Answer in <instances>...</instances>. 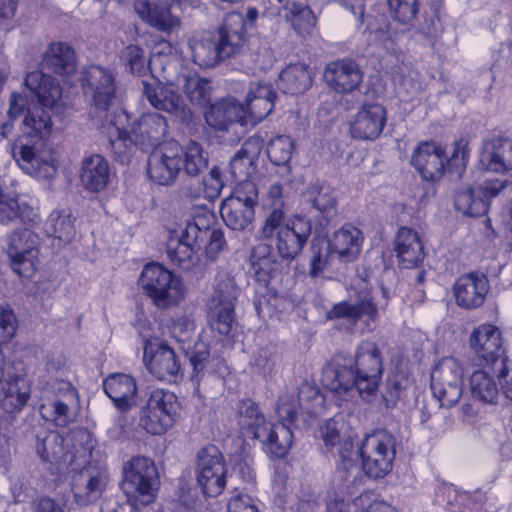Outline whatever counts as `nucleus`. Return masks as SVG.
<instances>
[{
	"label": "nucleus",
	"instance_id": "bf43d9fd",
	"mask_svg": "<svg viewBox=\"0 0 512 512\" xmlns=\"http://www.w3.org/2000/svg\"><path fill=\"white\" fill-rule=\"evenodd\" d=\"M296 400L300 408L308 414L316 413L317 407L321 406L324 402V398L319 390L309 383H302L299 386Z\"/></svg>",
	"mask_w": 512,
	"mask_h": 512
},
{
	"label": "nucleus",
	"instance_id": "e2e57ef3",
	"mask_svg": "<svg viewBox=\"0 0 512 512\" xmlns=\"http://www.w3.org/2000/svg\"><path fill=\"white\" fill-rule=\"evenodd\" d=\"M300 408L295 393H283L279 396L277 403V414L280 421L291 426L297 419V412Z\"/></svg>",
	"mask_w": 512,
	"mask_h": 512
},
{
	"label": "nucleus",
	"instance_id": "20e7f679",
	"mask_svg": "<svg viewBox=\"0 0 512 512\" xmlns=\"http://www.w3.org/2000/svg\"><path fill=\"white\" fill-rule=\"evenodd\" d=\"M121 488L128 499L143 506L151 503L159 486L155 463L145 456H134L123 466Z\"/></svg>",
	"mask_w": 512,
	"mask_h": 512
},
{
	"label": "nucleus",
	"instance_id": "a18cd8bd",
	"mask_svg": "<svg viewBox=\"0 0 512 512\" xmlns=\"http://www.w3.org/2000/svg\"><path fill=\"white\" fill-rule=\"evenodd\" d=\"M261 206L264 211L265 231L270 232L276 228L280 221L285 220V202L283 187L280 183L272 184L262 198Z\"/></svg>",
	"mask_w": 512,
	"mask_h": 512
},
{
	"label": "nucleus",
	"instance_id": "49530a36",
	"mask_svg": "<svg viewBox=\"0 0 512 512\" xmlns=\"http://www.w3.org/2000/svg\"><path fill=\"white\" fill-rule=\"evenodd\" d=\"M177 85L193 105L205 107L210 104L212 87L208 79L189 73L179 76Z\"/></svg>",
	"mask_w": 512,
	"mask_h": 512
},
{
	"label": "nucleus",
	"instance_id": "79ce46f5",
	"mask_svg": "<svg viewBox=\"0 0 512 512\" xmlns=\"http://www.w3.org/2000/svg\"><path fill=\"white\" fill-rule=\"evenodd\" d=\"M43 66L59 75L72 74L76 70L75 52L68 43H51L45 53Z\"/></svg>",
	"mask_w": 512,
	"mask_h": 512
},
{
	"label": "nucleus",
	"instance_id": "3c124183",
	"mask_svg": "<svg viewBox=\"0 0 512 512\" xmlns=\"http://www.w3.org/2000/svg\"><path fill=\"white\" fill-rule=\"evenodd\" d=\"M471 395L484 403H494L498 397V387L493 377L484 369L475 370L469 379Z\"/></svg>",
	"mask_w": 512,
	"mask_h": 512
},
{
	"label": "nucleus",
	"instance_id": "9b49d317",
	"mask_svg": "<svg viewBox=\"0 0 512 512\" xmlns=\"http://www.w3.org/2000/svg\"><path fill=\"white\" fill-rule=\"evenodd\" d=\"M365 473L371 478H381L392 468L395 457V438L379 430L367 435L359 447Z\"/></svg>",
	"mask_w": 512,
	"mask_h": 512
},
{
	"label": "nucleus",
	"instance_id": "6e6552de",
	"mask_svg": "<svg viewBox=\"0 0 512 512\" xmlns=\"http://www.w3.org/2000/svg\"><path fill=\"white\" fill-rule=\"evenodd\" d=\"M139 285L159 308L176 305L183 297L180 279L159 263H150L144 267Z\"/></svg>",
	"mask_w": 512,
	"mask_h": 512
},
{
	"label": "nucleus",
	"instance_id": "de8ad7c7",
	"mask_svg": "<svg viewBox=\"0 0 512 512\" xmlns=\"http://www.w3.org/2000/svg\"><path fill=\"white\" fill-rule=\"evenodd\" d=\"M312 83L308 68L304 64H293L286 67L279 75L278 88L285 94H301Z\"/></svg>",
	"mask_w": 512,
	"mask_h": 512
},
{
	"label": "nucleus",
	"instance_id": "052dcab7",
	"mask_svg": "<svg viewBox=\"0 0 512 512\" xmlns=\"http://www.w3.org/2000/svg\"><path fill=\"white\" fill-rule=\"evenodd\" d=\"M121 58L126 69L132 74L141 75L147 70V60L142 48L129 45L122 50Z\"/></svg>",
	"mask_w": 512,
	"mask_h": 512
},
{
	"label": "nucleus",
	"instance_id": "1a4fd4ad",
	"mask_svg": "<svg viewBox=\"0 0 512 512\" xmlns=\"http://www.w3.org/2000/svg\"><path fill=\"white\" fill-rule=\"evenodd\" d=\"M237 295L238 289L234 280L224 277L218 280L207 302L210 326L221 335L233 336L236 329L234 310Z\"/></svg>",
	"mask_w": 512,
	"mask_h": 512
},
{
	"label": "nucleus",
	"instance_id": "cd10ccee",
	"mask_svg": "<svg viewBox=\"0 0 512 512\" xmlns=\"http://www.w3.org/2000/svg\"><path fill=\"white\" fill-rule=\"evenodd\" d=\"M189 47L194 63L201 68H212L234 56L216 35L208 38L194 37L189 41Z\"/></svg>",
	"mask_w": 512,
	"mask_h": 512
},
{
	"label": "nucleus",
	"instance_id": "0e129e2a",
	"mask_svg": "<svg viewBox=\"0 0 512 512\" xmlns=\"http://www.w3.org/2000/svg\"><path fill=\"white\" fill-rule=\"evenodd\" d=\"M35 96L41 104L40 106L49 108L61 97V89L55 79L48 76L41 87L36 91Z\"/></svg>",
	"mask_w": 512,
	"mask_h": 512
},
{
	"label": "nucleus",
	"instance_id": "58836bf2",
	"mask_svg": "<svg viewBox=\"0 0 512 512\" xmlns=\"http://www.w3.org/2000/svg\"><path fill=\"white\" fill-rule=\"evenodd\" d=\"M236 419L241 433L253 439L264 436L265 427L269 423L258 404L251 399H242L237 403Z\"/></svg>",
	"mask_w": 512,
	"mask_h": 512
},
{
	"label": "nucleus",
	"instance_id": "c9c22d12",
	"mask_svg": "<svg viewBox=\"0 0 512 512\" xmlns=\"http://www.w3.org/2000/svg\"><path fill=\"white\" fill-rule=\"evenodd\" d=\"M134 9L142 20L162 32H170L179 25V19L172 15L170 7L154 0H136Z\"/></svg>",
	"mask_w": 512,
	"mask_h": 512
},
{
	"label": "nucleus",
	"instance_id": "b1692460",
	"mask_svg": "<svg viewBox=\"0 0 512 512\" xmlns=\"http://www.w3.org/2000/svg\"><path fill=\"white\" fill-rule=\"evenodd\" d=\"M323 78L329 88L336 93H349L360 86L363 72L355 61L341 59L327 64Z\"/></svg>",
	"mask_w": 512,
	"mask_h": 512
},
{
	"label": "nucleus",
	"instance_id": "dca6fc26",
	"mask_svg": "<svg viewBox=\"0 0 512 512\" xmlns=\"http://www.w3.org/2000/svg\"><path fill=\"white\" fill-rule=\"evenodd\" d=\"M39 236L25 228L9 237L8 254L11 265L20 277H31L36 270Z\"/></svg>",
	"mask_w": 512,
	"mask_h": 512
},
{
	"label": "nucleus",
	"instance_id": "412c9836",
	"mask_svg": "<svg viewBox=\"0 0 512 512\" xmlns=\"http://www.w3.org/2000/svg\"><path fill=\"white\" fill-rule=\"evenodd\" d=\"M143 361L159 380L175 381L181 374V364L175 351L165 343L145 340Z\"/></svg>",
	"mask_w": 512,
	"mask_h": 512
},
{
	"label": "nucleus",
	"instance_id": "0eeeda50",
	"mask_svg": "<svg viewBox=\"0 0 512 512\" xmlns=\"http://www.w3.org/2000/svg\"><path fill=\"white\" fill-rule=\"evenodd\" d=\"M464 369L452 356L441 358L431 372V391L440 407L452 408L463 394Z\"/></svg>",
	"mask_w": 512,
	"mask_h": 512
},
{
	"label": "nucleus",
	"instance_id": "c756f323",
	"mask_svg": "<svg viewBox=\"0 0 512 512\" xmlns=\"http://www.w3.org/2000/svg\"><path fill=\"white\" fill-rule=\"evenodd\" d=\"M103 389L117 409L126 412L136 405L137 385L133 377L124 373L109 375Z\"/></svg>",
	"mask_w": 512,
	"mask_h": 512
},
{
	"label": "nucleus",
	"instance_id": "69168bd1",
	"mask_svg": "<svg viewBox=\"0 0 512 512\" xmlns=\"http://www.w3.org/2000/svg\"><path fill=\"white\" fill-rule=\"evenodd\" d=\"M22 218L18 200L0 191V223L8 224Z\"/></svg>",
	"mask_w": 512,
	"mask_h": 512
},
{
	"label": "nucleus",
	"instance_id": "a878e982",
	"mask_svg": "<svg viewBox=\"0 0 512 512\" xmlns=\"http://www.w3.org/2000/svg\"><path fill=\"white\" fill-rule=\"evenodd\" d=\"M480 163L488 171L503 173L512 170V138L493 135L483 141Z\"/></svg>",
	"mask_w": 512,
	"mask_h": 512
},
{
	"label": "nucleus",
	"instance_id": "f3484780",
	"mask_svg": "<svg viewBox=\"0 0 512 512\" xmlns=\"http://www.w3.org/2000/svg\"><path fill=\"white\" fill-rule=\"evenodd\" d=\"M6 360L0 348V407L8 414L19 413L31 396V383L26 374H10L4 379Z\"/></svg>",
	"mask_w": 512,
	"mask_h": 512
},
{
	"label": "nucleus",
	"instance_id": "338daca9",
	"mask_svg": "<svg viewBox=\"0 0 512 512\" xmlns=\"http://www.w3.org/2000/svg\"><path fill=\"white\" fill-rule=\"evenodd\" d=\"M336 259V255L332 253V250L328 246L327 243H324L323 246L319 247L318 250H314L313 256L311 258V271L310 274L313 277L319 275L322 271H324L332 262Z\"/></svg>",
	"mask_w": 512,
	"mask_h": 512
},
{
	"label": "nucleus",
	"instance_id": "ddd939ff",
	"mask_svg": "<svg viewBox=\"0 0 512 512\" xmlns=\"http://www.w3.org/2000/svg\"><path fill=\"white\" fill-rule=\"evenodd\" d=\"M81 87L89 96L94 109L105 113L116 99V75L110 69L100 65H90L81 71Z\"/></svg>",
	"mask_w": 512,
	"mask_h": 512
},
{
	"label": "nucleus",
	"instance_id": "9d476101",
	"mask_svg": "<svg viewBox=\"0 0 512 512\" xmlns=\"http://www.w3.org/2000/svg\"><path fill=\"white\" fill-rule=\"evenodd\" d=\"M258 189L253 182L238 184L234 192L223 200L220 215L225 225L236 231H244L253 223Z\"/></svg>",
	"mask_w": 512,
	"mask_h": 512
},
{
	"label": "nucleus",
	"instance_id": "f8f14e48",
	"mask_svg": "<svg viewBox=\"0 0 512 512\" xmlns=\"http://www.w3.org/2000/svg\"><path fill=\"white\" fill-rule=\"evenodd\" d=\"M214 221L215 216L207 205H197L193 208L186 231V237L192 242H198L199 249L204 247L206 257L211 261L226 247L223 231L212 228Z\"/></svg>",
	"mask_w": 512,
	"mask_h": 512
},
{
	"label": "nucleus",
	"instance_id": "7c9ffc66",
	"mask_svg": "<svg viewBox=\"0 0 512 512\" xmlns=\"http://www.w3.org/2000/svg\"><path fill=\"white\" fill-rule=\"evenodd\" d=\"M362 233L352 225H345L326 242L339 262H353L360 252Z\"/></svg>",
	"mask_w": 512,
	"mask_h": 512
},
{
	"label": "nucleus",
	"instance_id": "864d4df0",
	"mask_svg": "<svg viewBox=\"0 0 512 512\" xmlns=\"http://www.w3.org/2000/svg\"><path fill=\"white\" fill-rule=\"evenodd\" d=\"M410 380L403 371H392L388 374L383 392V401L387 408H393L408 389Z\"/></svg>",
	"mask_w": 512,
	"mask_h": 512
},
{
	"label": "nucleus",
	"instance_id": "5701e85b",
	"mask_svg": "<svg viewBox=\"0 0 512 512\" xmlns=\"http://www.w3.org/2000/svg\"><path fill=\"white\" fill-rule=\"evenodd\" d=\"M167 127L166 118L159 113L142 115L130 129L135 146L143 152L154 151L166 136Z\"/></svg>",
	"mask_w": 512,
	"mask_h": 512
},
{
	"label": "nucleus",
	"instance_id": "6ab92c4d",
	"mask_svg": "<svg viewBox=\"0 0 512 512\" xmlns=\"http://www.w3.org/2000/svg\"><path fill=\"white\" fill-rule=\"evenodd\" d=\"M468 343L473 353L486 365L494 364L498 360L502 365L506 361L502 333L493 324L484 323L474 328Z\"/></svg>",
	"mask_w": 512,
	"mask_h": 512
},
{
	"label": "nucleus",
	"instance_id": "39448f33",
	"mask_svg": "<svg viewBox=\"0 0 512 512\" xmlns=\"http://www.w3.org/2000/svg\"><path fill=\"white\" fill-rule=\"evenodd\" d=\"M312 232V224L308 217L297 215L285 223L280 221L276 228L270 232L265 231V224L259 229V237L263 240H272L282 259L292 261L302 251Z\"/></svg>",
	"mask_w": 512,
	"mask_h": 512
},
{
	"label": "nucleus",
	"instance_id": "680f3d73",
	"mask_svg": "<svg viewBox=\"0 0 512 512\" xmlns=\"http://www.w3.org/2000/svg\"><path fill=\"white\" fill-rule=\"evenodd\" d=\"M391 16L400 23L413 20L418 12L417 0H387Z\"/></svg>",
	"mask_w": 512,
	"mask_h": 512
},
{
	"label": "nucleus",
	"instance_id": "a211bd4d",
	"mask_svg": "<svg viewBox=\"0 0 512 512\" xmlns=\"http://www.w3.org/2000/svg\"><path fill=\"white\" fill-rule=\"evenodd\" d=\"M505 188L500 180L486 182L477 187L458 190L454 197L456 210L470 217H480L488 212L489 200Z\"/></svg>",
	"mask_w": 512,
	"mask_h": 512
},
{
	"label": "nucleus",
	"instance_id": "13d9d810",
	"mask_svg": "<svg viewBox=\"0 0 512 512\" xmlns=\"http://www.w3.org/2000/svg\"><path fill=\"white\" fill-rule=\"evenodd\" d=\"M117 136L115 138H109V147L115 155V160L125 163L129 161L133 146L134 139L132 137L131 130H121L116 128Z\"/></svg>",
	"mask_w": 512,
	"mask_h": 512
},
{
	"label": "nucleus",
	"instance_id": "423d86ee",
	"mask_svg": "<svg viewBox=\"0 0 512 512\" xmlns=\"http://www.w3.org/2000/svg\"><path fill=\"white\" fill-rule=\"evenodd\" d=\"M179 412L177 396L164 389L153 390L140 410L139 424L152 435H161L175 423Z\"/></svg>",
	"mask_w": 512,
	"mask_h": 512
},
{
	"label": "nucleus",
	"instance_id": "5fc2aeb1",
	"mask_svg": "<svg viewBox=\"0 0 512 512\" xmlns=\"http://www.w3.org/2000/svg\"><path fill=\"white\" fill-rule=\"evenodd\" d=\"M208 164V159L203 155V149L200 144L189 141L185 146L183 155V168L187 175L191 177L198 176Z\"/></svg>",
	"mask_w": 512,
	"mask_h": 512
},
{
	"label": "nucleus",
	"instance_id": "4468645a",
	"mask_svg": "<svg viewBox=\"0 0 512 512\" xmlns=\"http://www.w3.org/2000/svg\"><path fill=\"white\" fill-rule=\"evenodd\" d=\"M109 480L105 463L89 462L72 476L71 490L79 506L96 502L103 494Z\"/></svg>",
	"mask_w": 512,
	"mask_h": 512
},
{
	"label": "nucleus",
	"instance_id": "2eb2a0df",
	"mask_svg": "<svg viewBox=\"0 0 512 512\" xmlns=\"http://www.w3.org/2000/svg\"><path fill=\"white\" fill-rule=\"evenodd\" d=\"M197 481L202 492L209 497L221 494L226 485L227 468L222 453L214 445L198 452Z\"/></svg>",
	"mask_w": 512,
	"mask_h": 512
},
{
	"label": "nucleus",
	"instance_id": "473e14b6",
	"mask_svg": "<svg viewBox=\"0 0 512 512\" xmlns=\"http://www.w3.org/2000/svg\"><path fill=\"white\" fill-rule=\"evenodd\" d=\"M110 175L109 163L102 155L93 154L82 160L80 180L86 190H104L110 181Z\"/></svg>",
	"mask_w": 512,
	"mask_h": 512
},
{
	"label": "nucleus",
	"instance_id": "e433bc0d",
	"mask_svg": "<svg viewBox=\"0 0 512 512\" xmlns=\"http://www.w3.org/2000/svg\"><path fill=\"white\" fill-rule=\"evenodd\" d=\"M262 149V142L259 138L250 137L241 146L229 163L232 177L242 184L249 182L247 178L255 170L254 163Z\"/></svg>",
	"mask_w": 512,
	"mask_h": 512
},
{
	"label": "nucleus",
	"instance_id": "4c0bfd02",
	"mask_svg": "<svg viewBox=\"0 0 512 512\" xmlns=\"http://www.w3.org/2000/svg\"><path fill=\"white\" fill-rule=\"evenodd\" d=\"M249 264L254 279L265 287L275 276L279 266L272 247L266 243H258L252 248Z\"/></svg>",
	"mask_w": 512,
	"mask_h": 512
},
{
	"label": "nucleus",
	"instance_id": "f704fd0d",
	"mask_svg": "<svg viewBox=\"0 0 512 512\" xmlns=\"http://www.w3.org/2000/svg\"><path fill=\"white\" fill-rule=\"evenodd\" d=\"M205 118L211 127L221 131L227 130L235 122L248 125L243 107L234 98L222 99L212 104Z\"/></svg>",
	"mask_w": 512,
	"mask_h": 512
},
{
	"label": "nucleus",
	"instance_id": "a19ab883",
	"mask_svg": "<svg viewBox=\"0 0 512 512\" xmlns=\"http://www.w3.org/2000/svg\"><path fill=\"white\" fill-rule=\"evenodd\" d=\"M192 367L191 380L199 384L206 374L219 373L224 367V361L217 356H211L204 343H196L193 348L185 351Z\"/></svg>",
	"mask_w": 512,
	"mask_h": 512
},
{
	"label": "nucleus",
	"instance_id": "aec40b11",
	"mask_svg": "<svg viewBox=\"0 0 512 512\" xmlns=\"http://www.w3.org/2000/svg\"><path fill=\"white\" fill-rule=\"evenodd\" d=\"M142 85L143 95L155 109L173 115L181 123L188 124L192 121L193 113L191 109L185 105L183 99L173 90L171 84L142 81Z\"/></svg>",
	"mask_w": 512,
	"mask_h": 512
},
{
	"label": "nucleus",
	"instance_id": "f257e3e1",
	"mask_svg": "<svg viewBox=\"0 0 512 512\" xmlns=\"http://www.w3.org/2000/svg\"><path fill=\"white\" fill-rule=\"evenodd\" d=\"M383 370L379 346L365 340L358 344L354 356L335 354L323 367L321 382L334 393L345 394L355 390L366 399L378 390Z\"/></svg>",
	"mask_w": 512,
	"mask_h": 512
},
{
	"label": "nucleus",
	"instance_id": "8fccbe9b",
	"mask_svg": "<svg viewBox=\"0 0 512 512\" xmlns=\"http://www.w3.org/2000/svg\"><path fill=\"white\" fill-rule=\"evenodd\" d=\"M74 221L68 211H53L45 223V230L48 235L60 242L69 243L76 233Z\"/></svg>",
	"mask_w": 512,
	"mask_h": 512
},
{
	"label": "nucleus",
	"instance_id": "774afa93",
	"mask_svg": "<svg viewBox=\"0 0 512 512\" xmlns=\"http://www.w3.org/2000/svg\"><path fill=\"white\" fill-rule=\"evenodd\" d=\"M200 183L202 185V189H204V198L209 201L216 199L220 195L224 186L221 179V172L217 167H213L209 173L203 177Z\"/></svg>",
	"mask_w": 512,
	"mask_h": 512
},
{
	"label": "nucleus",
	"instance_id": "6e6d98bb",
	"mask_svg": "<svg viewBox=\"0 0 512 512\" xmlns=\"http://www.w3.org/2000/svg\"><path fill=\"white\" fill-rule=\"evenodd\" d=\"M294 150V142L289 136H276L267 146V154L270 161L277 166L287 164Z\"/></svg>",
	"mask_w": 512,
	"mask_h": 512
},
{
	"label": "nucleus",
	"instance_id": "c03bdc74",
	"mask_svg": "<svg viewBox=\"0 0 512 512\" xmlns=\"http://www.w3.org/2000/svg\"><path fill=\"white\" fill-rule=\"evenodd\" d=\"M246 34L245 18L239 12L228 13L219 27L216 36L225 44L233 55L237 54L244 44Z\"/></svg>",
	"mask_w": 512,
	"mask_h": 512
},
{
	"label": "nucleus",
	"instance_id": "4d7b16f0",
	"mask_svg": "<svg viewBox=\"0 0 512 512\" xmlns=\"http://www.w3.org/2000/svg\"><path fill=\"white\" fill-rule=\"evenodd\" d=\"M275 99H245L240 103L245 112V120L248 125H255L265 119L273 110Z\"/></svg>",
	"mask_w": 512,
	"mask_h": 512
},
{
	"label": "nucleus",
	"instance_id": "393cba45",
	"mask_svg": "<svg viewBox=\"0 0 512 512\" xmlns=\"http://www.w3.org/2000/svg\"><path fill=\"white\" fill-rule=\"evenodd\" d=\"M180 162L176 145L151 151L147 162L148 175L159 185H169L175 181L180 171Z\"/></svg>",
	"mask_w": 512,
	"mask_h": 512
},
{
	"label": "nucleus",
	"instance_id": "7ed1b4c3",
	"mask_svg": "<svg viewBox=\"0 0 512 512\" xmlns=\"http://www.w3.org/2000/svg\"><path fill=\"white\" fill-rule=\"evenodd\" d=\"M469 158L467 140L461 138L454 142L449 157L440 144L431 141L420 144L413 152L411 164L426 181L435 182L442 178L445 170L460 178L466 170Z\"/></svg>",
	"mask_w": 512,
	"mask_h": 512
},
{
	"label": "nucleus",
	"instance_id": "4be33fe9",
	"mask_svg": "<svg viewBox=\"0 0 512 512\" xmlns=\"http://www.w3.org/2000/svg\"><path fill=\"white\" fill-rule=\"evenodd\" d=\"M488 277L473 271L461 275L453 285L454 296L459 307L472 310L481 307L489 292Z\"/></svg>",
	"mask_w": 512,
	"mask_h": 512
},
{
	"label": "nucleus",
	"instance_id": "2f4dec72",
	"mask_svg": "<svg viewBox=\"0 0 512 512\" xmlns=\"http://www.w3.org/2000/svg\"><path fill=\"white\" fill-rule=\"evenodd\" d=\"M394 251L404 268H413L424 259V248L418 233L407 227L398 230Z\"/></svg>",
	"mask_w": 512,
	"mask_h": 512
},
{
	"label": "nucleus",
	"instance_id": "37998d69",
	"mask_svg": "<svg viewBox=\"0 0 512 512\" xmlns=\"http://www.w3.org/2000/svg\"><path fill=\"white\" fill-rule=\"evenodd\" d=\"M264 434V436H258L257 439L272 456L281 458L287 454L293 441L291 426L283 422L268 423Z\"/></svg>",
	"mask_w": 512,
	"mask_h": 512
},
{
	"label": "nucleus",
	"instance_id": "bb28decb",
	"mask_svg": "<svg viewBox=\"0 0 512 512\" xmlns=\"http://www.w3.org/2000/svg\"><path fill=\"white\" fill-rule=\"evenodd\" d=\"M386 118V110L380 104L362 107L351 124V136L361 140L377 139L383 131Z\"/></svg>",
	"mask_w": 512,
	"mask_h": 512
},
{
	"label": "nucleus",
	"instance_id": "72a5a7b5",
	"mask_svg": "<svg viewBox=\"0 0 512 512\" xmlns=\"http://www.w3.org/2000/svg\"><path fill=\"white\" fill-rule=\"evenodd\" d=\"M278 15L300 35L310 34L316 25V17L310 7L303 2L295 0H277Z\"/></svg>",
	"mask_w": 512,
	"mask_h": 512
},
{
	"label": "nucleus",
	"instance_id": "ea45409f",
	"mask_svg": "<svg viewBox=\"0 0 512 512\" xmlns=\"http://www.w3.org/2000/svg\"><path fill=\"white\" fill-rule=\"evenodd\" d=\"M303 200L320 215L319 224L327 225L336 215V200L331 188L325 184L312 183L303 193Z\"/></svg>",
	"mask_w": 512,
	"mask_h": 512
},
{
	"label": "nucleus",
	"instance_id": "c85d7f7f",
	"mask_svg": "<svg viewBox=\"0 0 512 512\" xmlns=\"http://www.w3.org/2000/svg\"><path fill=\"white\" fill-rule=\"evenodd\" d=\"M186 231H188V221L184 228L171 232L167 241V256L175 265L188 271L198 261L196 252L199 250V246L198 242H192L190 238L186 237Z\"/></svg>",
	"mask_w": 512,
	"mask_h": 512
},
{
	"label": "nucleus",
	"instance_id": "603ef678",
	"mask_svg": "<svg viewBox=\"0 0 512 512\" xmlns=\"http://www.w3.org/2000/svg\"><path fill=\"white\" fill-rule=\"evenodd\" d=\"M64 439L56 431H44L36 436V453L45 462H54L64 455Z\"/></svg>",
	"mask_w": 512,
	"mask_h": 512
},
{
	"label": "nucleus",
	"instance_id": "f03ea898",
	"mask_svg": "<svg viewBox=\"0 0 512 512\" xmlns=\"http://www.w3.org/2000/svg\"><path fill=\"white\" fill-rule=\"evenodd\" d=\"M52 126L50 108L34 106L27 110L23 134L12 146L13 157L26 174L43 179L55 176L54 159L44 150V139L50 135Z\"/></svg>",
	"mask_w": 512,
	"mask_h": 512
},
{
	"label": "nucleus",
	"instance_id": "09e8293b",
	"mask_svg": "<svg viewBox=\"0 0 512 512\" xmlns=\"http://www.w3.org/2000/svg\"><path fill=\"white\" fill-rule=\"evenodd\" d=\"M377 314V307L372 299L365 297L354 304L346 301L335 304L332 309L328 311L327 318L330 320L345 318L349 321L356 322L363 315L374 320Z\"/></svg>",
	"mask_w": 512,
	"mask_h": 512
}]
</instances>
